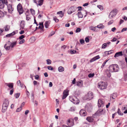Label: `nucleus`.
Returning <instances> with one entry per match:
<instances>
[{
  "instance_id": "obj_1",
  "label": "nucleus",
  "mask_w": 127,
  "mask_h": 127,
  "mask_svg": "<svg viewBox=\"0 0 127 127\" xmlns=\"http://www.w3.org/2000/svg\"><path fill=\"white\" fill-rule=\"evenodd\" d=\"M109 70L110 72H116L119 71V68L118 65L113 64L110 65Z\"/></svg>"
},
{
  "instance_id": "obj_2",
  "label": "nucleus",
  "mask_w": 127,
  "mask_h": 127,
  "mask_svg": "<svg viewBox=\"0 0 127 127\" xmlns=\"http://www.w3.org/2000/svg\"><path fill=\"white\" fill-rule=\"evenodd\" d=\"M9 101L7 99H5L2 105V112H4L6 110L9 105Z\"/></svg>"
},
{
  "instance_id": "obj_3",
  "label": "nucleus",
  "mask_w": 127,
  "mask_h": 127,
  "mask_svg": "<svg viewBox=\"0 0 127 127\" xmlns=\"http://www.w3.org/2000/svg\"><path fill=\"white\" fill-rule=\"evenodd\" d=\"M87 14V11L85 10H82L81 11H79L77 13V15L79 18H82L84 15V17H85Z\"/></svg>"
},
{
  "instance_id": "obj_4",
  "label": "nucleus",
  "mask_w": 127,
  "mask_h": 127,
  "mask_svg": "<svg viewBox=\"0 0 127 127\" xmlns=\"http://www.w3.org/2000/svg\"><path fill=\"white\" fill-rule=\"evenodd\" d=\"M105 112V111L103 109H98L97 111L94 115L93 116L95 117V116H99L104 114Z\"/></svg>"
},
{
  "instance_id": "obj_5",
  "label": "nucleus",
  "mask_w": 127,
  "mask_h": 127,
  "mask_svg": "<svg viewBox=\"0 0 127 127\" xmlns=\"http://www.w3.org/2000/svg\"><path fill=\"white\" fill-rule=\"evenodd\" d=\"M94 97L93 93L91 91H89L85 96V98L88 100L93 99Z\"/></svg>"
},
{
  "instance_id": "obj_6",
  "label": "nucleus",
  "mask_w": 127,
  "mask_h": 127,
  "mask_svg": "<svg viewBox=\"0 0 127 127\" xmlns=\"http://www.w3.org/2000/svg\"><path fill=\"white\" fill-rule=\"evenodd\" d=\"M107 84L103 82H101L98 84V87L101 90L106 89L107 88Z\"/></svg>"
},
{
  "instance_id": "obj_7",
  "label": "nucleus",
  "mask_w": 127,
  "mask_h": 127,
  "mask_svg": "<svg viewBox=\"0 0 127 127\" xmlns=\"http://www.w3.org/2000/svg\"><path fill=\"white\" fill-rule=\"evenodd\" d=\"M76 7L74 6H71L68 9L67 11V13L69 14H71L72 13L75 11L77 9Z\"/></svg>"
},
{
  "instance_id": "obj_8",
  "label": "nucleus",
  "mask_w": 127,
  "mask_h": 127,
  "mask_svg": "<svg viewBox=\"0 0 127 127\" xmlns=\"http://www.w3.org/2000/svg\"><path fill=\"white\" fill-rule=\"evenodd\" d=\"M117 11L118 10L117 9H115L111 11L109 15V18L112 19L113 17H114L116 14Z\"/></svg>"
},
{
  "instance_id": "obj_9",
  "label": "nucleus",
  "mask_w": 127,
  "mask_h": 127,
  "mask_svg": "<svg viewBox=\"0 0 127 127\" xmlns=\"http://www.w3.org/2000/svg\"><path fill=\"white\" fill-rule=\"evenodd\" d=\"M17 9L19 13V14L20 15L23 13V10L21 4L19 3L17 6Z\"/></svg>"
},
{
  "instance_id": "obj_10",
  "label": "nucleus",
  "mask_w": 127,
  "mask_h": 127,
  "mask_svg": "<svg viewBox=\"0 0 127 127\" xmlns=\"http://www.w3.org/2000/svg\"><path fill=\"white\" fill-rule=\"evenodd\" d=\"M67 124L68 126L69 127L72 126L74 125L73 120L72 119L70 118L67 120Z\"/></svg>"
},
{
  "instance_id": "obj_11",
  "label": "nucleus",
  "mask_w": 127,
  "mask_h": 127,
  "mask_svg": "<svg viewBox=\"0 0 127 127\" xmlns=\"http://www.w3.org/2000/svg\"><path fill=\"white\" fill-rule=\"evenodd\" d=\"M69 100L74 104H77L78 102V99L75 96L73 97L70 96L69 97Z\"/></svg>"
},
{
  "instance_id": "obj_12",
  "label": "nucleus",
  "mask_w": 127,
  "mask_h": 127,
  "mask_svg": "<svg viewBox=\"0 0 127 127\" xmlns=\"http://www.w3.org/2000/svg\"><path fill=\"white\" fill-rule=\"evenodd\" d=\"M44 0H33L34 2L36 3L37 6H41Z\"/></svg>"
},
{
  "instance_id": "obj_13",
  "label": "nucleus",
  "mask_w": 127,
  "mask_h": 127,
  "mask_svg": "<svg viewBox=\"0 0 127 127\" xmlns=\"http://www.w3.org/2000/svg\"><path fill=\"white\" fill-rule=\"evenodd\" d=\"M104 105V102L103 100L99 99L98 100V105L99 107H103Z\"/></svg>"
},
{
  "instance_id": "obj_14",
  "label": "nucleus",
  "mask_w": 127,
  "mask_h": 127,
  "mask_svg": "<svg viewBox=\"0 0 127 127\" xmlns=\"http://www.w3.org/2000/svg\"><path fill=\"white\" fill-rule=\"evenodd\" d=\"M17 42L15 41L14 42H13L12 43L10 42L9 41H8L7 43H8V44L10 45V47L12 48L15 46L17 44Z\"/></svg>"
},
{
  "instance_id": "obj_15",
  "label": "nucleus",
  "mask_w": 127,
  "mask_h": 127,
  "mask_svg": "<svg viewBox=\"0 0 127 127\" xmlns=\"http://www.w3.org/2000/svg\"><path fill=\"white\" fill-rule=\"evenodd\" d=\"M123 55V54L122 52L120 51L116 53L114 55V57L116 58L120 56H122Z\"/></svg>"
},
{
  "instance_id": "obj_16",
  "label": "nucleus",
  "mask_w": 127,
  "mask_h": 127,
  "mask_svg": "<svg viewBox=\"0 0 127 127\" xmlns=\"http://www.w3.org/2000/svg\"><path fill=\"white\" fill-rule=\"evenodd\" d=\"M5 85L7 86L10 89H13V84L12 83H5Z\"/></svg>"
},
{
  "instance_id": "obj_17",
  "label": "nucleus",
  "mask_w": 127,
  "mask_h": 127,
  "mask_svg": "<svg viewBox=\"0 0 127 127\" xmlns=\"http://www.w3.org/2000/svg\"><path fill=\"white\" fill-rule=\"evenodd\" d=\"M79 114L81 116H84L86 115V113L85 110H81L79 112Z\"/></svg>"
},
{
  "instance_id": "obj_18",
  "label": "nucleus",
  "mask_w": 127,
  "mask_h": 127,
  "mask_svg": "<svg viewBox=\"0 0 127 127\" xmlns=\"http://www.w3.org/2000/svg\"><path fill=\"white\" fill-rule=\"evenodd\" d=\"M83 85V82L82 80H79L77 82L76 85L79 87H81Z\"/></svg>"
},
{
  "instance_id": "obj_19",
  "label": "nucleus",
  "mask_w": 127,
  "mask_h": 127,
  "mask_svg": "<svg viewBox=\"0 0 127 127\" xmlns=\"http://www.w3.org/2000/svg\"><path fill=\"white\" fill-rule=\"evenodd\" d=\"M7 5L8 10L9 12H11L13 10V9L12 7V5L11 4H9L8 5L7 4V5Z\"/></svg>"
},
{
  "instance_id": "obj_20",
  "label": "nucleus",
  "mask_w": 127,
  "mask_h": 127,
  "mask_svg": "<svg viewBox=\"0 0 127 127\" xmlns=\"http://www.w3.org/2000/svg\"><path fill=\"white\" fill-rule=\"evenodd\" d=\"M100 58L99 56V55L93 58L90 60V62H93L96 60L99 59Z\"/></svg>"
},
{
  "instance_id": "obj_21",
  "label": "nucleus",
  "mask_w": 127,
  "mask_h": 127,
  "mask_svg": "<svg viewBox=\"0 0 127 127\" xmlns=\"http://www.w3.org/2000/svg\"><path fill=\"white\" fill-rule=\"evenodd\" d=\"M117 94L116 93H114L113 94L111 95L110 99H115L117 97Z\"/></svg>"
},
{
  "instance_id": "obj_22",
  "label": "nucleus",
  "mask_w": 127,
  "mask_h": 127,
  "mask_svg": "<svg viewBox=\"0 0 127 127\" xmlns=\"http://www.w3.org/2000/svg\"><path fill=\"white\" fill-rule=\"evenodd\" d=\"M25 25V23L24 21H21L20 23V27L22 29H23Z\"/></svg>"
},
{
  "instance_id": "obj_23",
  "label": "nucleus",
  "mask_w": 127,
  "mask_h": 127,
  "mask_svg": "<svg viewBox=\"0 0 127 127\" xmlns=\"http://www.w3.org/2000/svg\"><path fill=\"white\" fill-rule=\"evenodd\" d=\"M86 119L90 122H93L94 120L93 117H88Z\"/></svg>"
},
{
  "instance_id": "obj_24",
  "label": "nucleus",
  "mask_w": 127,
  "mask_h": 127,
  "mask_svg": "<svg viewBox=\"0 0 127 127\" xmlns=\"http://www.w3.org/2000/svg\"><path fill=\"white\" fill-rule=\"evenodd\" d=\"M122 52L124 57H127V49H124Z\"/></svg>"
},
{
  "instance_id": "obj_25",
  "label": "nucleus",
  "mask_w": 127,
  "mask_h": 127,
  "mask_svg": "<svg viewBox=\"0 0 127 127\" xmlns=\"http://www.w3.org/2000/svg\"><path fill=\"white\" fill-rule=\"evenodd\" d=\"M50 24V22L49 21H46L44 25L45 28H48L49 26V24Z\"/></svg>"
},
{
  "instance_id": "obj_26",
  "label": "nucleus",
  "mask_w": 127,
  "mask_h": 127,
  "mask_svg": "<svg viewBox=\"0 0 127 127\" xmlns=\"http://www.w3.org/2000/svg\"><path fill=\"white\" fill-rule=\"evenodd\" d=\"M10 28V26L8 25H6L4 27L5 30L6 31H7L9 30Z\"/></svg>"
},
{
  "instance_id": "obj_27",
  "label": "nucleus",
  "mask_w": 127,
  "mask_h": 127,
  "mask_svg": "<svg viewBox=\"0 0 127 127\" xmlns=\"http://www.w3.org/2000/svg\"><path fill=\"white\" fill-rule=\"evenodd\" d=\"M15 34V31H13L12 33L9 34H7L6 35V37H10L14 35Z\"/></svg>"
},
{
  "instance_id": "obj_28",
  "label": "nucleus",
  "mask_w": 127,
  "mask_h": 127,
  "mask_svg": "<svg viewBox=\"0 0 127 127\" xmlns=\"http://www.w3.org/2000/svg\"><path fill=\"white\" fill-rule=\"evenodd\" d=\"M64 68L61 66H60L58 68V71L60 72H62L64 71Z\"/></svg>"
},
{
  "instance_id": "obj_29",
  "label": "nucleus",
  "mask_w": 127,
  "mask_h": 127,
  "mask_svg": "<svg viewBox=\"0 0 127 127\" xmlns=\"http://www.w3.org/2000/svg\"><path fill=\"white\" fill-rule=\"evenodd\" d=\"M5 3L1 1H0V8H3L4 7Z\"/></svg>"
},
{
  "instance_id": "obj_30",
  "label": "nucleus",
  "mask_w": 127,
  "mask_h": 127,
  "mask_svg": "<svg viewBox=\"0 0 127 127\" xmlns=\"http://www.w3.org/2000/svg\"><path fill=\"white\" fill-rule=\"evenodd\" d=\"M104 27V26L102 24H100L99 25H98L97 26V28L100 29H103Z\"/></svg>"
},
{
  "instance_id": "obj_31",
  "label": "nucleus",
  "mask_w": 127,
  "mask_h": 127,
  "mask_svg": "<svg viewBox=\"0 0 127 127\" xmlns=\"http://www.w3.org/2000/svg\"><path fill=\"white\" fill-rule=\"evenodd\" d=\"M85 109H86L90 110L92 109V107L90 106L89 104H87L85 107Z\"/></svg>"
},
{
  "instance_id": "obj_32",
  "label": "nucleus",
  "mask_w": 127,
  "mask_h": 127,
  "mask_svg": "<svg viewBox=\"0 0 127 127\" xmlns=\"http://www.w3.org/2000/svg\"><path fill=\"white\" fill-rule=\"evenodd\" d=\"M4 15V13L0 10V18H1L3 17Z\"/></svg>"
},
{
  "instance_id": "obj_33",
  "label": "nucleus",
  "mask_w": 127,
  "mask_h": 127,
  "mask_svg": "<svg viewBox=\"0 0 127 127\" xmlns=\"http://www.w3.org/2000/svg\"><path fill=\"white\" fill-rule=\"evenodd\" d=\"M7 45V44H5L4 45V48H5V49H6L7 50H9L10 49V47H11L10 46V45H9L8 46H6V45Z\"/></svg>"
},
{
  "instance_id": "obj_34",
  "label": "nucleus",
  "mask_w": 127,
  "mask_h": 127,
  "mask_svg": "<svg viewBox=\"0 0 127 127\" xmlns=\"http://www.w3.org/2000/svg\"><path fill=\"white\" fill-rule=\"evenodd\" d=\"M0 1L3 2L5 5H7L8 4V2L7 0H0Z\"/></svg>"
},
{
  "instance_id": "obj_35",
  "label": "nucleus",
  "mask_w": 127,
  "mask_h": 127,
  "mask_svg": "<svg viewBox=\"0 0 127 127\" xmlns=\"http://www.w3.org/2000/svg\"><path fill=\"white\" fill-rule=\"evenodd\" d=\"M110 52V51L105 52L104 53V54H103V56H106L109 55V52Z\"/></svg>"
},
{
  "instance_id": "obj_36",
  "label": "nucleus",
  "mask_w": 127,
  "mask_h": 127,
  "mask_svg": "<svg viewBox=\"0 0 127 127\" xmlns=\"http://www.w3.org/2000/svg\"><path fill=\"white\" fill-rule=\"evenodd\" d=\"M22 109V106H21L19 108H17L16 110V112H19Z\"/></svg>"
},
{
  "instance_id": "obj_37",
  "label": "nucleus",
  "mask_w": 127,
  "mask_h": 127,
  "mask_svg": "<svg viewBox=\"0 0 127 127\" xmlns=\"http://www.w3.org/2000/svg\"><path fill=\"white\" fill-rule=\"evenodd\" d=\"M20 95V93H16L14 95V96L16 98H18L19 97Z\"/></svg>"
},
{
  "instance_id": "obj_38",
  "label": "nucleus",
  "mask_w": 127,
  "mask_h": 127,
  "mask_svg": "<svg viewBox=\"0 0 127 127\" xmlns=\"http://www.w3.org/2000/svg\"><path fill=\"white\" fill-rule=\"evenodd\" d=\"M117 113L119 115H123V113H121L120 109L119 108L118 109Z\"/></svg>"
},
{
  "instance_id": "obj_39",
  "label": "nucleus",
  "mask_w": 127,
  "mask_h": 127,
  "mask_svg": "<svg viewBox=\"0 0 127 127\" xmlns=\"http://www.w3.org/2000/svg\"><path fill=\"white\" fill-rule=\"evenodd\" d=\"M64 94L66 95L67 94V95H68V91L67 90H65L63 92V94Z\"/></svg>"
},
{
  "instance_id": "obj_40",
  "label": "nucleus",
  "mask_w": 127,
  "mask_h": 127,
  "mask_svg": "<svg viewBox=\"0 0 127 127\" xmlns=\"http://www.w3.org/2000/svg\"><path fill=\"white\" fill-rule=\"evenodd\" d=\"M107 76L108 77H110L111 76V74L110 72L108 70L106 71Z\"/></svg>"
},
{
  "instance_id": "obj_41",
  "label": "nucleus",
  "mask_w": 127,
  "mask_h": 127,
  "mask_svg": "<svg viewBox=\"0 0 127 127\" xmlns=\"http://www.w3.org/2000/svg\"><path fill=\"white\" fill-rule=\"evenodd\" d=\"M127 110V105H125L122 107V110Z\"/></svg>"
},
{
  "instance_id": "obj_42",
  "label": "nucleus",
  "mask_w": 127,
  "mask_h": 127,
  "mask_svg": "<svg viewBox=\"0 0 127 127\" xmlns=\"http://www.w3.org/2000/svg\"><path fill=\"white\" fill-rule=\"evenodd\" d=\"M94 75V73H90L88 75V77L89 78H91L93 77Z\"/></svg>"
},
{
  "instance_id": "obj_43",
  "label": "nucleus",
  "mask_w": 127,
  "mask_h": 127,
  "mask_svg": "<svg viewBox=\"0 0 127 127\" xmlns=\"http://www.w3.org/2000/svg\"><path fill=\"white\" fill-rule=\"evenodd\" d=\"M47 61V64H51V61L49 60L48 59L46 60Z\"/></svg>"
},
{
  "instance_id": "obj_44",
  "label": "nucleus",
  "mask_w": 127,
  "mask_h": 127,
  "mask_svg": "<svg viewBox=\"0 0 127 127\" xmlns=\"http://www.w3.org/2000/svg\"><path fill=\"white\" fill-rule=\"evenodd\" d=\"M97 7L101 10H103V7L101 5H99L97 6Z\"/></svg>"
},
{
  "instance_id": "obj_45",
  "label": "nucleus",
  "mask_w": 127,
  "mask_h": 127,
  "mask_svg": "<svg viewBox=\"0 0 127 127\" xmlns=\"http://www.w3.org/2000/svg\"><path fill=\"white\" fill-rule=\"evenodd\" d=\"M30 11L31 12V13L33 15H34L35 14V12L34 10L32 9H30Z\"/></svg>"
},
{
  "instance_id": "obj_46",
  "label": "nucleus",
  "mask_w": 127,
  "mask_h": 127,
  "mask_svg": "<svg viewBox=\"0 0 127 127\" xmlns=\"http://www.w3.org/2000/svg\"><path fill=\"white\" fill-rule=\"evenodd\" d=\"M53 20L55 21L56 22H57L59 21V20L57 18L56 16H55L54 17Z\"/></svg>"
},
{
  "instance_id": "obj_47",
  "label": "nucleus",
  "mask_w": 127,
  "mask_h": 127,
  "mask_svg": "<svg viewBox=\"0 0 127 127\" xmlns=\"http://www.w3.org/2000/svg\"><path fill=\"white\" fill-rule=\"evenodd\" d=\"M108 61V60L106 61H105L103 64L101 66V68H103L104 66L105 65V64Z\"/></svg>"
},
{
  "instance_id": "obj_48",
  "label": "nucleus",
  "mask_w": 127,
  "mask_h": 127,
  "mask_svg": "<svg viewBox=\"0 0 127 127\" xmlns=\"http://www.w3.org/2000/svg\"><path fill=\"white\" fill-rule=\"evenodd\" d=\"M70 52L71 54H75L76 52V51L73 50H70Z\"/></svg>"
},
{
  "instance_id": "obj_49",
  "label": "nucleus",
  "mask_w": 127,
  "mask_h": 127,
  "mask_svg": "<svg viewBox=\"0 0 127 127\" xmlns=\"http://www.w3.org/2000/svg\"><path fill=\"white\" fill-rule=\"evenodd\" d=\"M68 95H67L64 94H63V95L62 97V98L63 99H65L66 97Z\"/></svg>"
},
{
  "instance_id": "obj_50",
  "label": "nucleus",
  "mask_w": 127,
  "mask_h": 127,
  "mask_svg": "<svg viewBox=\"0 0 127 127\" xmlns=\"http://www.w3.org/2000/svg\"><path fill=\"white\" fill-rule=\"evenodd\" d=\"M107 46L106 44L105 43L103 44L102 46V48H105Z\"/></svg>"
},
{
  "instance_id": "obj_51",
  "label": "nucleus",
  "mask_w": 127,
  "mask_h": 127,
  "mask_svg": "<svg viewBox=\"0 0 127 127\" xmlns=\"http://www.w3.org/2000/svg\"><path fill=\"white\" fill-rule=\"evenodd\" d=\"M81 29L80 28H78L77 29L76 31V32H79L81 31Z\"/></svg>"
},
{
  "instance_id": "obj_52",
  "label": "nucleus",
  "mask_w": 127,
  "mask_h": 127,
  "mask_svg": "<svg viewBox=\"0 0 127 127\" xmlns=\"http://www.w3.org/2000/svg\"><path fill=\"white\" fill-rule=\"evenodd\" d=\"M47 68L48 69L52 70H53V68L51 66H48Z\"/></svg>"
},
{
  "instance_id": "obj_53",
  "label": "nucleus",
  "mask_w": 127,
  "mask_h": 127,
  "mask_svg": "<svg viewBox=\"0 0 127 127\" xmlns=\"http://www.w3.org/2000/svg\"><path fill=\"white\" fill-rule=\"evenodd\" d=\"M25 36L24 35H22L19 37V39L20 40H22L23 38H25Z\"/></svg>"
},
{
  "instance_id": "obj_54",
  "label": "nucleus",
  "mask_w": 127,
  "mask_h": 127,
  "mask_svg": "<svg viewBox=\"0 0 127 127\" xmlns=\"http://www.w3.org/2000/svg\"><path fill=\"white\" fill-rule=\"evenodd\" d=\"M75 110L74 107H71L69 110L70 111H73Z\"/></svg>"
},
{
  "instance_id": "obj_55",
  "label": "nucleus",
  "mask_w": 127,
  "mask_h": 127,
  "mask_svg": "<svg viewBox=\"0 0 127 127\" xmlns=\"http://www.w3.org/2000/svg\"><path fill=\"white\" fill-rule=\"evenodd\" d=\"M24 42L25 40L24 39H22L19 42V44H22L24 43Z\"/></svg>"
},
{
  "instance_id": "obj_56",
  "label": "nucleus",
  "mask_w": 127,
  "mask_h": 127,
  "mask_svg": "<svg viewBox=\"0 0 127 127\" xmlns=\"http://www.w3.org/2000/svg\"><path fill=\"white\" fill-rule=\"evenodd\" d=\"M89 38L86 37L85 38V41L87 43L88 42H89Z\"/></svg>"
},
{
  "instance_id": "obj_57",
  "label": "nucleus",
  "mask_w": 127,
  "mask_h": 127,
  "mask_svg": "<svg viewBox=\"0 0 127 127\" xmlns=\"http://www.w3.org/2000/svg\"><path fill=\"white\" fill-rule=\"evenodd\" d=\"M14 92V89H11L10 91V94L11 95Z\"/></svg>"
},
{
  "instance_id": "obj_58",
  "label": "nucleus",
  "mask_w": 127,
  "mask_h": 127,
  "mask_svg": "<svg viewBox=\"0 0 127 127\" xmlns=\"http://www.w3.org/2000/svg\"><path fill=\"white\" fill-rule=\"evenodd\" d=\"M77 8H78V11H82V7L81 6H78V7H77Z\"/></svg>"
},
{
  "instance_id": "obj_59",
  "label": "nucleus",
  "mask_w": 127,
  "mask_h": 127,
  "mask_svg": "<svg viewBox=\"0 0 127 127\" xmlns=\"http://www.w3.org/2000/svg\"><path fill=\"white\" fill-rule=\"evenodd\" d=\"M55 33V32H54V31L50 33V34L49 35V36H52L53 35H54Z\"/></svg>"
},
{
  "instance_id": "obj_60",
  "label": "nucleus",
  "mask_w": 127,
  "mask_h": 127,
  "mask_svg": "<svg viewBox=\"0 0 127 127\" xmlns=\"http://www.w3.org/2000/svg\"><path fill=\"white\" fill-rule=\"evenodd\" d=\"M113 20H111L108 23V25H110L112 24L113 23Z\"/></svg>"
},
{
  "instance_id": "obj_61",
  "label": "nucleus",
  "mask_w": 127,
  "mask_h": 127,
  "mask_svg": "<svg viewBox=\"0 0 127 127\" xmlns=\"http://www.w3.org/2000/svg\"><path fill=\"white\" fill-rule=\"evenodd\" d=\"M127 28H123L121 31V32H124V31H127Z\"/></svg>"
},
{
  "instance_id": "obj_62",
  "label": "nucleus",
  "mask_w": 127,
  "mask_h": 127,
  "mask_svg": "<svg viewBox=\"0 0 127 127\" xmlns=\"http://www.w3.org/2000/svg\"><path fill=\"white\" fill-rule=\"evenodd\" d=\"M94 28V27L91 26L89 27V29L90 30L93 31H95Z\"/></svg>"
},
{
  "instance_id": "obj_63",
  "label": "nucleus",
  "mask_w": 127,
  "mask_h": 127,
  "mask_svg": "<svg viewBox=\"0 0 127 127\" xmlns=\"http://www.w3.org/2000/svg\"><path fill=\"white\" fill-rule=\"evenodd\" d=\"M44 28V26H39L38 27V29H40L41 30H43V29Z\"/></svg>"
},
{
  "instance_id": "obj_64",
  "label": "nucleus",
  "mask_w": 127,
  "mask_h": 127,
  "mask_svg": "<svg viewBox=\"0 0 127 127\" xmlns=\"http://www.w3.org/2000/svg\"><path fill=\"white\" fill-rule=\"evenodd\" d=\"M31 19V18L29 17L28 15H27L26 17V19L27 20H29Z\"/></svg>"
}]
</instances>
